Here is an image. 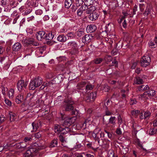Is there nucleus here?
Masks as SVG:
<instances>
[{"mask_svg": "<svg viewBox=\"0 0 157 157\" xmlns=\"http://www.w3.org/2000/svg\"><path fill=\"white\" fill-rule=\"evenodd\" d=\"M76 34L78 36L80 37L84 35V32L83 31L80 30L77 32Z\"/></svg>", "mask_w": 157, "mask_h": 157, "instance_id": "a18cd8bd", "label": "nucleus"}, {"mask_svg": "<svg viewBox=\"0 0 157 157\" xmlns=\"http://www.w3.org/2000/svg\"><path fill=\"white\" fill-rule=\"evenodd\" d=\"M15 102L17 104H20L24 100V95L23 94H19L16 97L15 99Z\"/></svg>", "mask_w": 157, "mask_h": 157, "instance_id": "ddd939ff", "label": "nucleus"}, {"mask_svg": "<svg viewBox=\"0 0 157 157\" xmlns=\"http://www.w3.org/2000/svg\"><path fill=\"white\" fill-rule=\"evenodd\" d=\"M108 82L110 84H112V85L115 84L117 83L120 86H121L123 85V84H122V83L119 80H118V81H116L115 80H109L108 81Z\"/></svg>", "mask_w": 157, "mask_h": 157, "instance_id": "bb28decb", "label": "nucleus"}, {"mask_svg": "<svg viewBox=\"0 0 157 157\" xmlns=\"http://www.w3.org/2000/svg\"><path fill=\"white\" fill-rule=\"evenodd\" d=\"M43 80L40 77H37L32 80L30 82L29 89L34 90L36 88L39 86L42 83Z\"/></svg>", "mask_w": 157, "mask_h": 157, "instance_id": "7ed1b4c3", "label": "nucleus"}, {"mask_svg": "<svg viewBox=\"0 0 157 157\" xmlns=\"http://www.w3.org/2000/svg\"><path fill=\"white\" fill-rule=\"evenodd\" d=\"M97 27L95 25L91 24L87 26L86 30L88 33H91L95 31Z\"/></svg>", "mask_w": 157, "mask_h": 157, "instance_id": "f8f14e48", "label": "nucleus"}, {"mask_svg": "<svg viewBox=\"0 0 157 157\" xmlns=\"http://www.w3.org/2000/svg\"><path fill=\"white\" fill-rule=\"evenodd\" d=\"M55 132L57 133H60V135L66 134V132L64 131L63 128H61L60 126L56 124L55 126Z\"/></svg>", "mask_w": 157, "mask_h": 157, "instance_id": "1a4fd4ad", "label": "nucleus"}, {"mask_svg": "<svg viewBox=\"0 0 157 157\" xmlns=\"http://www.w3.org/2000/svg\"><path fill=\"white\" fill-rule=\"evenodd\" d=\"M101 129L98 128H96L94 131V132L92 134V136L93 137L95 138L98 143L99 144L100 140L98 136V134L101 131Z\"/></svg>", "mask_w": 157, "mask_h": 157, "instance_id": "9d476101", "label": "nucleus"}, {"mask_svg": "<svg viewBox=\"0 0 157 157\" xmlns=\"http://www.w3.org/2000/svg\"><path fill=\"white\" fill-rule=\"evenodd\" d=\"M82 146L81 144H78L75 145L73 148V149L78 150Z\"/></svg>", "mask_w": 157, "mask_h": 157, "instance_id": "052dcab7", "label": "nucleus"}, {"mask_svg": "<svg viewBox=\"0 0 157 157\" xmlns=\"http://www.w3.org/2000/svg\"><path fill=\"white\" fill-rule=\"evenodd\" d=\"M105 60L107 62H110L111 61V57L110 56H106L105 58Z\"/></svg>", "mask_w": 157, "mask_h": 157, "instance_id": "0e129e2a", "label": "nucleus"}, {"mask_svg": "<svg viewBox=\"0 0 157 157\" xmlns=\"http://www.w3.org/2000/svg\"><path fill=\"white\" fill-rule=\"evenodd\" d=\"M110 89L109 87L107 85H105L102 88V90L105 92L108 91Z\"/></svg>", "mask_w": 157, "mask_h": 157, "instance_id": "c03bdc74", "label": "nucleus"}, {"mask_svg": "<svg viewBox=\"0 0 157 157\" xmlns=\"http://www.w3.org/2000/svg\"><path fill=\"white\" fill-rule=\"evenodd\" d=\"M37 145V144H35V145L33 146L32 147L30 148V150H32L33 151H32V153L33 154L34 153H37L38 150L43 149L45 148V147L43 146H40L38 147H36Z\"/></svg>", "mask_w": 157, "mask_h": 157, "instance_id": "6e6552de", "label": "nucleus"}, {"mask_svg": "<svg viewBox=\"0 0 157 157\" xmlns=\"http://www.w3.org/2000/svg\"><path fill=\"white\" fill-rule=\"evenodd\" d=\"M18 14L17 13L16 10L14 11L13 13L11 14V16L13 17L17 16Z\"/></svg>", "mask_w": 157, "mask_h": 157, "instance_id": "13d9d810", "label": "nucleus"}, {"mask_svg": "<svg viewBox=\"0 0 157 157\" xmlns=\"http://www.w3.org/2000/svg\"><path fill=\"white\" fill-rule=\"evenodd\" d=\"M136 99L134 98H132L131 99L130 101V105H133L136 104Z\"/></svg>", "mask_w": 157, "mask_h": 157, "instance_id": "3c124183", "label": "nucleus"}, {"mask_svg": "<svg viewBox=\"0 0 157 157\" xmlns=\"http://www.w3.org/2000/svg\"><path fill=\"white\" fill-rule=\"evenodd\" d=\"M41 136V134L40 132H37L35 134V137L36 138H38L40 137Z\"/></svg>", "mask_w": 157, "mask_h": 157, "instance_id": "338daca9", "label": "nucleus"}, {"mask_svg": "<svg viewBox=\"0 0 157 157\" xmlns=\"http://www.w3.org/2000/svg\"><path fill=\"white\" fill-rule=\"evenodd\" d=\"M99 15L96 12L90 13L89 16V18L91 21H95L98 18Z\"/></svg>", "mask_w": 157, "mask_h": 157, "instance_id": "2eb2a0df", "label": "nucleus"}, {"mask_svg": "<svg viewBox=\"0 0 157 157\" xmlns=\"http://www.w3.org/2000/svg\"><path fill=\"white\" fill-rule=\"evenodd\" d=\"M36 37L38 40H40L42 39H45V32L43 31H40L36 34Z\"/></svg>", "mask_w": 157, "mask_h": 157, "instance_id": "9b49d317", "label": "nucleus"}, {"mask_svg": "<svg viewBox=\"0 0 157 157\" xmlns=\"http://www.w3.org/2000/svg\"><path fill=\"white\" fill-rule=\"evenodd\" d=\"M68 46L77 50L78 49V45L77 43L75 41H71L68 44Z\"/></svg>", "mask_w": 157, "mask_h": 157, "instance_id": "6ab92c4d", "label": "nucleus"}, {"mask_svg": "<svg viewBox=\"0 0 157 157\" xmlns=\"http://www.w3.org/2000/svg\"><path fill=\"white\" fill-rule=\"evenodd\" d=\"M27 84V82H25L23 80L19 81L17 84L18 90L20 91L24 90L26 88Z\"/></svg>", "mask_w": 157, "mask_h": 157, "instance_id": "39448f33", "label": "nucleus"}, {"mask_svg": "<svg viewBox=\"0 0 157 157\" xmlns=\"http://www.w3.org/2000/svg\"><path fill=\"white\" fill-rule=\"evenodd\" d=\"M9 115H10V120L11 121H15L16 118V114L12 112H9Z\"/></svg>", "mask_w": 157, "mask_h": 157, "instance_id": "4be33fe9", "label": "nucleus"}, {"mask_svg": "<svg viewBox=\"0 0 157 157\" xmlns=\"http://www.w3.org/2000/svg\"><path fill=\"white\" fill-rule=\"evenodd\" d=\"M149 89V87L147 85L146 86L143 85L139 86L138 89L139 91L145 90H147Z\"/></svg>", "mask_w": 157, "mask_h": 157, "instance_id": "7c9ffc66", "label": "nucleus"}, {"mask_svg": "<svg viewBox=\"0 0 157 157\" xmlns=\"http://www.w3.org/2000/svg\"><path fill=\"white\" fill-rule=\"evenodd\" d=\"M156 94V92L153 90H151L145 92L139 96V98L140 100H145L148 98V97L154 96Z\"/></svg>", "mask_w": 157, "mask_h": 157, "instance_id": "20e7f679", "label": "nucleus"}, {"mask_svg": "<svg viewBox=\"0 0 157 157\" xmlns=\"http://www.w3.org/2000/svg\"><path fill=\"white\" fill-rule=\"evenodd\" d=\"M108 157H117L114 155V152L113 151L111 152L108 153Z\"/></svg>", "mask_w": 157, "mask_h": 157, "instance_id": "e2e57ef3", "label": "nucleus"}, {"mask_svg": "<svg viewBox=\"0 0 157 157\" xmlns=\"http://www.w3.org/2000/svg\"><path fill=\"white\" fill-rule=\"evenodd\" d=\"M144 118L142 116H141V118H144V119L145 120H147L149 119V118L151 117V113L148 111H147L145 112H144Z\"/></svg>", "mask_w": 157, "mask_h": 157, "instance_id": "aec40b11", "label": "nucleus"}, {"mask_svg": "<svg viewBox=\"0 0 157 157\" xmlns=\"http://www.w3.org/2000/svg\"><path fill=\"white\" fill-rule=\"evenodd\" d=\"M72 3L71 0H65V7L66 8H69Z\"/></svg>", "mask_w": 157, "mask_h": 157, "instance_id": "c85d7f7f", "label": "nucleus"}, {"mask_svg": "<svg viewBox=\"0 0 157 157\" xmlns=\"http://www.w3.org/2000/svg\"><path fill=\"white\" fill-rule=\"evenodd\" d=\"M27 144L24 142H21L16 144L15 147L18 149H25L26 148Z\"/></svg>", "mask_w": 157, "mask_h": 157, "instance_id": "4468645a", "label": "nucleus"}, {"mask_svg": "<svg viewBox=\"0 0 157 157\" xmlns=\"http://www.w3.org/2000/svg\"><path fill=\"white\" fill-rule=\"evenodd\" d=\"M119 95L118 93L114 94L113 95L111 99L113 100L116 99L118 100L119 98Z\"/></svg>", "mask_w": 157, "mask_h": 157, "instance_id": "a19ab883", "label": "nucleus"}, {"mask_svg": "<svg viewBox=\"0 0 157 157\" xmlns=\"http://www.w3.org/2000/svg\"><path fill=\"white\" fill-rule=\"evenodd\" d=\"M1 90L0 89V93L2 92V93L3 95H5L6 94V92L7 91V88L4 87L2 86L1 87Z\"/></svg>", "mask_w": 157, "mask_h": 157, "instance_id": "79ce46f5", "label": "nucleus"}, {"mask_svg": "<svg viewBox=\"0 0 157 157\" xmlns=\"http://www.w3.org/2000/svg\"><path fill=\"white\" fill-rule=\"evenodd\" d=\"M4 101L5 103L8 105L10 106L11 105L12 103L8 99H5Z\"/></svg>", "mask_w": 157, "mask_h": 157, "instance_id": "603ef678", "label": "nucleus"}, {"mask_svg": "<svg viewBox=\"0 0 157 157\" xmlns=\"http://www.w3.org/2000/svg\"><path fill=\"white\" fill-rule=\"evenodd\" d=\"M102 61V59L100 58H97L94 60L95 63L96 64H99Z\"/></svg>", "mask_w": 157, "mask_h": 157, "instance_id": "09e8293b", "label": "nucleus"}, {"mask_svg": "<svg viewBox=\"0 0 157 157\" xmlns=\"http://www.w3.org/2000/svg\"><path fill=\"white\" fill-rule=\"evenodd\" d=\"M155 132L154 128H151L149 131V134L151 135H154L155 133Z\"/></svg>", "mask_w": 157, "mask_h": 157, "instance_id": "6e6d98bb", "label": "nucleus"}, {"mask_svg": "<svg viewBox=\"0 0 157 157\" xmlns=\"http://www.w3.org/2000/svg\"><path fill=\"white\" fill-rule=\"evenodd\" d=\"M156 119L154 120L153 122V125L154 126H157V114H156Z\"/></svg>", "mask_w": 157, "mask_h": 157, "instance_id": "774afa93", "label": "nucleus"}, {"mask_svg": "<svg viewBox=\"0 0 157 157\" xmlns=\"http://www.w3.org/2000/svg\"><path fill=\"white\" fill-rule=\"evenodd\" d=\"M93 2L92 0H85L84 3L88 7L92 5Z\"/></svg>", "mask_w": 157, "mask_h": 157, "instance_id": "e433bc0d", "label": "nucleus"}, {"mask_svg": "<svg viewBox=\"0 0 157 157\" xmlns=\"http://www.w3.org/2000/svg\"><path fill=\"white\" fill-rule=\"evenodd\" d=\"M140 111L138 110H134L132 111L131 114L134 117H136L138 115Z\"/></svg>", "mask_w": 157, "mask_h": 157, "instance_id": "ea45409f", "label": "nucleus"}, {"mask_svg": "<svg viewBox=\"0 0 157 157\" xmlns=\"http://www.w3.org/2000/svg\"><path fill=\"white\" fill-rule=\"evenodd\" d=\"M21 48V45L19 42L15 43L12 46V49L14 51H19Z\"/></svg>", "mask_w": 157, "mask_h": 157, "instance_id": "dca6fc26", "label": "nucleus"}, {"mask_svg": "<svg viewBox=\"0 0 157 157\" xmlns=\"http://www.w3.org/2000/svg\"><path fill=\"white\" fill-rule=\"evenodd\" d=\"M96 96L97 94L95 92L90 93L86 97V101L87 102L93 101L96 98Z\"/></svg>", "mask_w": 157, "mask_h": 157, "instance_id": "0eeeda50", "label": "nucleus"}, {"mask_svg": "<svg viewBox=\"0 0 157 157\" xmlns=\"http://www.w3.org/2000/svg\"><path fill=\"white\" fill-rule=\"evenodd\" d=\"M116 117H111L109 119V123L114 125L116 123Z\"/></svg>", "mask_w": 157, "mask_h": 157, "instance_id": "4c0bfd02", "label": "nucleus"}, {"mask_svg": "<svg viewBox=\"0 0 157 157\" xmlns=\"http://www.w3.org/2000/svg\"><path fill=\"white\" fill-rule=\"evenodd\" d=\"M32 150H29L27 151L25 153L24 155V157H29L30 156H32L33 155V154L32 153V151H33Z\"/></svg>", "mask_w": 157, "mask_h": 157, "instance_id": "cd10ccee", "label": "nucleus"}, {"mask_svg": "<svg viewBox=\"0 0 157 157\" xmlns=\"http://www.w3.org/2000/svg\"><path fill=\"white\" fill-rule=\"evenodd\" d=\"M150 62V59L149 56H144L141 60V65L143 67H146L149 65Z\"/></svg>", "mask_w": 157, "mask_h": 157, "instance_id": "423d86ee", "label": "nucleus"}, {"mask_svg": "<svg viewBox=\"0 0 157 157\" xmlns=\"http://www.w3.org/2000/svg\"><path fill=\"white\" fill-rule=\"evenodd\" d=\"M46 35L45 39L46 40H52L54 37V35H52L51 33H49L47 36Z\"/></svg>", "mask_w": 157, "mask_h": 157, "instance_id": "58836bf2", "label": "nucleus"}, {"mask_svg": "<svg viewBox=\"0 0 157 157\" xmlns=\"http://www.w3.org/2000/svg\"><path fill=\"white\" fill-rule=\"evenodd\" d=\"M109 5L113 8L117 7L118 6V4L117 2H112Z\"/></svg>", "mask_w": 157, "mask_h": 157, "instance_id": "8fccbe9b", "label": "nucleus"}, {"mask_svg": "<svg viewBox=\"0 0 157 157\" xmlns=\"http://www.w3.org/2000/svg\"><path fill=\"white\" fill-rule=\"evenodd\" d=\"M58 142L56 140H53L51 142L50 146L51 147L56 146L57 145Z\"/></svg>", "mask_w": 157, "mask_h": 157, "instance_id": "473e14b6", "label": "nucleus"}, {"mask_svg": "<svg viewBox=\"0 0 157 157\" xmlns=\"http://www.w3.org/2000/svg\"><path fill=\"white\" fill-rule=\"evenodd\" d=\"M57 40L60 42H64L66 41L67 38L64 35H60L58 36Z\"/></svg>", "mask_w": 157, "mask_h": 157, "instance_id": "5701e85b", "label": "nucleus"}, {"mask_svg": "<svg viewBox=\"0 0 157 157\" xmlns=\"http://www.w3.org/2000/svg\"><path fill=\"white\" fill-rule=\"evenodd\" d=\"M42 11L41 10L39 9L35 11V13L36 15H40L42 13Z\"/></svg>", "mask_w": 157, "mask_h": 157, "instance_id": "5fc2aeb1", "label": "nucleus"}, {"mask_svg": "<svg viewBox=\"0 0 157 157\" xmlns=\"http://www.w3.org/2000/svg\"><path fill=\"white\" fill-rule=\"evenodd\" d=\"M96 9V8L94 6L92 5L89 7H88L86 11V13L87 14H89L91 12L95 11Z\"/></svg>", "mask_w": 157, "mask_h": 157, "instance_id": "412c9836", "label": "nucleus"}, {"mask_svg": "<svg viewBox=\"0 0 157 157\" xmlns=\"http://www.w3.org/2000/svg\"><path fill=\"white\" fill-rule=\"evenodd\" d=\"M143 80L140 77H137L134 79V83L136 84H140L143 83Z\"/></svg>", "mask_w": 157, "mask_h": 157, "instance_id": "b1692460", "label": "nucleus"}, {"mask_svg": "<svg viewBox=\"0 0 157 157\" xmlns=\"http://www.w3.org/2000/svg\"><path fill=\"white\" fill-rule=\"evenodd\" d=\"M86 83L85 82H82L78 83L77 85V86L79 89H81L85 85Z\"/></svg>", "mask_w": 157, "mask_h": 157, "instance_id": "37998d69", "label": "nucleus"}, {"mask_svg": "<svg viewBox=\"0 0 157 157\" xmlns=\"http://www.w3.org/2000/svg\"><path fill=\"white\" fill-rule=\"evenodd\" d=\"M88 7L85 4L84 5H82L79 8V9L80 10H82V11H84L85 10H86L87 9Z\"/></svg>", "mask_w": 157, "mask_h": 157, "instance_id": "de8ad7c7", "label": "nucleus"}, {"mask_svg": "<svg viewBox=\"0 0 157 157\" xmlns=\"http://www.w3.org/2000/svg\"><path fill=\"white\" fill-rule=\"evenodd\" d=\"M60 115L63 121L62 123L63 126L65 127H68L75 122L76 119L75 117H65V115L64 114L61 113Z\"/></svg>", "mask_w": 157, "mask_h": 157, "instance_id": "f03ea898", "label": "nucleus"}, {"mask_svg": "<svg viewBox=\"0 0 157 157\" xmlns=\"http://www.w3.org/2000/svg\"><path fill=\"white\" fill-rule=\"evenodd\" d=\"M122 151L124 154H126L128 151L129 148L128 147H125L122 148Z\"/></svg>", "mask_w": 157, "mask_h": 157, "instance_id": "49530a36", "label": "nucleus"}, {"mask_svg": "<svg viewBox=\"0 0 157 157\" xmlns=\"http://www.w3.org/2000/svg\"><path fill=\"white\" fill-rule=\"evenodd\" d=\"M93 88V86L91 85H87L86 86V89L87 90H91Z\"/></svg>", "mask_w": 157, "mask_h": 157, "instance_id": "680f3d73", "label": "nucleus"}, {"mask_svg": "<svg viewBox=\"0 0 157 157\" xmlns=\"http://www.w3.org/2000/svg\"><path fill=\"white\" fill-rule=\"evenodd\" d=\"M59 139L61 142L62 143V145L64 147H66V145L65 144V143L66 142V140H65L63 137L62 136V134L60 135L59 136Z\"/></svg>", "mask_w": 157, "mask_h": 157, "instance_id": "c9c22d12", "label": "nucleus"}, {"mask_svg": "<svg viewBox=\"0 0 157 157\" xmlns=\"http://www.w3.org/2000/svg\"><path fill=\"white\" fill-rule=\"evenodd\" d=\"M111 25L110 23H109L107 25L105 26L106 30L105 31L107 33H109L111 31H113V27H112V29L111 28Z\"/></svg>", "mask_w": 157, "mask_h": 157, "instance_id": "393cba45", "label": "nucleus"}, {"mask_svg": "<svg viewBox=\"0 0 157 157\" xmlns=\"http://www.w3.org/2000/svg\"><path fill=\"white\" fill-rule=\"evenodd\" d=\"M74 102L71 98L65 99L63 102L62 107L66 111L72 110L74 109Z\"/></svg>", "mask_w": 157, "mask_h": 157, "instance_id": "f257e3e1", "label": "nucleus"}, {"mask_svg": "<svg viewBox=\"0 0 157 157\" xmlns=\"http://www.w3.org/2000/svg\"><path fill=\"white\" fill-rule=\"evenodd\" d=\"M13 146H14L13 144H12L10 143H8L4 144L3 147V148L4 150H5V151H7L9 150L10 147H12Z\"/></svg>", "mask_w": 157, "mask_h": 157, "instance_id": "c756f323", "label": "nucleus"}, {"mask_svg": "<svg viewBox=\"0 0 157 157\" xmlns=\"http://www.w3.org/2000/svg\"><path fill=\"white\" fill-rule=\"evenodd\" d=\"M14 90L12 89H10L8 93V95L10 99H13L14 97Z\"/></svg>", "mask_w": 157, "mask_h": 157, "instance_id": "a878e982", "label": "nucleus"}, {"mask_svg": "<svg viewBox=\"0 0 157 157\" xmlns=\"http://www.w3.org/2000/svg\"><path fill=\"white\" fill-rule=\"evenodd\" d=\"M139 7L141 11H143L145 8V6H144V4H140Z\"/></svg>", "mask_w": 157, "mask_h": 157, "instance_id": "864d4df0", "label": "nucleus"}, {"mask_svg": "<svg viewBox=\"0 0 157 157\" xmlns=\"http://www.w3.org/2000/svg\"><path fill=\"white\" fill-rule=\"evenodd\" d=\"M51 84L50 82H44L42 85L40 87V89H43L45 87H48L51 86Z\"/></svg>", "mask_w": 157, "mask_h": 157, "instance_id": "72a5a7b5", "label": "nucleus"}, {"mask_svg": "<svg viewBox=\"0 0 157 157\" xmlns=\"http://www.w3.org/2000/svg\"><path fill=\"white\" fill-rule=\"evenodd\" d=\"M5 117L3 115H1L0 116V124L2 123L5 120Z\"/></svg>", "mask_w": 157, "mask_h": 157, "instance_id": "bf43d9fd", "label": "nucleus"}, {"mask_svg": "<svg viewBox=\"0 0 157 157\" xmlns=\"http://www.w3.org/2000/svg\"><path fill=\"white\" fill-rule=\"evenodd\" d=\"M92 36L90 35H86L82 39V41L83 43H87L90 41Z\"/></svg>", "mask_w": 157, "mask_h": 157, "instance_id": "f3484780", "label": "nucleus"}, {"mask_svg": "<svg viewBox=\"0 0 157 157\" xmlns=\"http://www.w3.org/2000/svg\"><path fill=\"white\" fill-rule=\"evenodd\" d=\"M32 125L33 131H36L39 127L38 123L34 122L32 123Z\"/></svg>", "mask_w": 157, "mask_h": 157, "instance_id": "f704fd0d", "label": "nucleus"}, {"mask_svg": "<svg viewBox=\"0 0 157 157\" xmlns=\"http://www.w3.org/2000/svg\"><path fill=\"white\" fill-rule=\"evenodd\" d=\"M35 97L33 94H31L30 93L28 94L26 97L27 101L29 102H32L35 100Z\"/></svg>", "mask_w": 157, "mask_h": 157, "instance_id": "a211bd4d", "label": "nucleus"}, {"mask_svg": "<svg viewBox=\"0 0 157 157\" xmlns=\"http://www.w3.org/2000/svg\"><path fill=\"white\" fill-rule=\"evenodd\" d=\"M150 10L147 7L145 10V12L144 14L145 15H147L150 12Z\"/></svg>", "mask_w": 157, "mask_h": 157, "instance_id": "4d7b16f0", "label": "nucleus"}, {"mask_svg": "<svg viewBox=\"0 0 157 157\" xmlns=\"http://www.w3.org/2000/svg\"><path fill=\"white\" fill-rule=\"evenodd\" d=\"M82 11L81 10H80L79 9V10H78L77 11V13L78 16H81L82 13Z\"/></svg>", "mask_w": 157, "mask_h": 157, "instance_id": "69168bd1", "label": "nucleus"}, {"mask_svg": "<svg viewBox=\"0 0 157 157\" xmlns=\"http://www.w3.org/2000/svg\"><path fill=\"white\" fill-rule=\"evenodd\" d=\"M32 136L31 135H30L29 136H26L25 137L24 139V141L25 143H29L32 141Z\"/></svg>", "mask_w": 157, "mask_h": 157, "instance_id": "2f4dec72", "label": "nucleus"}]
</instances>
